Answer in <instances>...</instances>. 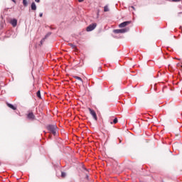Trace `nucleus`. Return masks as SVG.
<instances>
[{"instance_id": "11", "label": "nucleus", "mask_w": 182, "mask_h": 182, "mask_svg": "<svg viewBox=\"0 0 182 182\" xmlns=\"http://www.w3.org/2000/svg\"><path fill=\"white\" fill-rule=\"evenodd\" d=\"M31 10L32 11H36V4H35V2H33L31 4Z\"/></svg>"}, {"instance_id": "6", "label": "nucleus", "mask_w": 182, "mask_h": 182, "mask_svg": "<svg viewBox=\"0 0 182 182\" xmlns=\"http://www.w3.org/2000/svg\"><path fill=\"white\" fill-rule=\"evenodd\" d=\"M27 119H29V120H35V114H33V112H29L27 114Z\"/></svg>"}, {"instance_id": "15", "label": "nucleus", "mask_w": 182, "mask_h": 182, "mask_svg": "<svg viewBox=\"0 0 182 182\" xmlns=\"http://www.w3.org/2000/svg\"><path fill=\"white\" fill-rule=\"evenodd\" d=\"M68 45H69V46H70L73 49H75V50L77 49V47H76V46H75V44L69 43Z\"/></svg>"}, {"instance_id": "16", "label": "nucleus", "mask_w": 182, "mask_h": 182, "mask_svg": "<svg viewBox=\"0 0 182 182\" xmlns=\"http://www.w3.org/2000/svg\"><path fill=\"white\" fill-rule=\"evenodd\" d=\"M23 4L24 6H28V1L23 0Z\"/></svg>"}, {"instance_id": "4", "label": "nucleus", "mask_w": 182, "mask_h": 182, "mask_svg": "<svg viewBox=\"0 0 182 182\" xmlns=\"http://www.w3.org/2000/svg\"><path fill=\"white\" fill-rule=\"evenodd\" d=\"M130 23H132V21H124L119 25V28H126V26L130 25Z\"/></svg>"}, {"instance_id": "8", "label": "nucleus", "mask_w": 182, "mask_h": 182, "mask_svg": "<svg viewBox=\"0 0 182 182\" xmlns=\"http://www.w3.org/2000/svg\"><path fill=\"white\" fill-rule=\"evenodd\" d=\"M10 23H11L12 26L14 28H15L16 26V25H18V20L14 18V19L11 20Z\"/></svg>"}, {"instance_id": "23", "label": "nucleus", "mask_w": 182, "mask_h": 182, "mask_svg": "<svg viewBox=\"0 0 182 182\" xmlns=\"http://www.w3.org/2000/svg\"><path fill=\"white\" fill-rule=\"evenodd\" d=\"M85 0H78V2H83Z\"/></svg>"}, {"instance_id": "9", "label": "nucleus", "mask_w": 182, "mask_h": 182, "mask_svg": "<svg viewBox=\"0 0 182 182\" xmlns=\"http://www.w3.org/2000/svg\"><path fill=\"white\" fill-rule=\"evenodd\" d=\"M6 105L8 107H10L12 110H16V107L14 106L12 104L7 103Z\"/></svg>"}, {"instance_id": "24", "label": "nucleus", "mask_w": 182, "mask_h": 182, "mask_svg": "<svg viewBox=\"0 0 182 182\" xmlns=\"http://www.w3.org/2000/svg\"><path fill=\"white\" fill-rule=\"evenodd\" d=\"M129 8H131L132 9H134V6H132L129 7Z\"/></svg>"}, {"instance_id": "7", "label": "nucleus", "mask_w": 182, "mask_h": 182, "mask_svg": "<svg viewBox=\"0 0 182 182\" xmlns=\"http://www.w3.org/2000/svg\"><path fill=\"white\" fill-rule=\"evenodd\" d=\"M50 35H52V33H50V32L48 33L45 36V38H43L41 41V45H43V42H45V40L48 39V36H50Z\"/></svg>"}, {"instance_id": "19", "label": "nucleus", "mask_w": 182, "mask_h": 182, "mask_svg": "<svg viewBox=\"0 0 182 182\" xmlns=\"http://www.w3.org/2000/svg\"><path fill=\"white\" fill-rule=\"evenodd\" d=\"M181 0H171L172 2H180Z\"/></svg>"}, {"instance_id": "3", "label": "nucleus", "mask_w": 182, "mask_h": 182, "mask_svg": "<svg viewBox=\"0 0 182 182\" xmlns=\"http://www.w3.org/2000/svg\"><path fill=\"white\" fill-rule=\"evenodd\" d=\"M96 26H97V24L96 23L90 24L86 28L87 32H92V31L96 28Z\"/></svg>"}, {"instance_id": "18", "label": "nucleus", "mask_w": 182, "mask_h": 182, "mask_svg": "<svg viewBox=\"0 0 182 182\" xmlns=\"http://www.w3.org/2000/svg\"><path fill=\"white\" fill-rule=\"evenodd\" d=\"M177 68H181L182 64L178 63L176 64Z\"/></svg>"}, {"instance_id": "12", "label": "nucleus", "mask_w": 182, "mask_h": 182, "mask_svg": "<svg viewBox=\"0 0 182 182\" xmlns=\"http://www.w3.org/2000/svg\"><path fill=\"white\" fill-rule=\"evenodd\" d=\"M117 122H118L117 118H114L113 122H110V124H116L117 123Z\"/></svg>"}, {"instance_id": "22", "label": "nucleus", "mask_w": 182, "mask_h": 182, "mask_svg": "<svg viewBox=\"0 0 182 182\" xmlns=\"http://www.w3.org/2000/svg\"><path fill=\"white\" fill-rule=\"evenodd\" d=\"M35 1L36 2H38V3L41 2V0H35Z\"/></svg>"}, {"instance_id": "20", "label": "nucleus", "mask_w": 182, "mask_h": 182, "mask_svg": "<svg viewBox=\"0 0 182 182\" xmlns=\"http://www.w3.org/2000/svg\"><path fill=\"white\" fill-rule=\"evenodd\" d=\"M43 16V14H40V17L42 18V16Z\"/></svg>"}, {"instance_id": "1", "label": "nucleus", "mask_w": 182, "mask_h": 182, "mask_svg": "<svg viewBox=\"0 0 182 182\" xmlns=\"http://www.w3.org/2000/svg\"><path fill=\"white\" fill-rule=\"evenodd\" d=\"M47 130L50 132L53 136H56V132H58V127L56 125H48L47 126Z\"/></svg>"}, {"instance_id": "10", "label": "nucleus", "mask_w": 182, "mask_h": 182, "mask_svg": "<svg viewBox=\"0 0 182 182\" xmlns=\"http://www.w3.org/2000/svg\"><path fill=\"white\" fill-rule=\"evenodd\" d=\"M73 77H74V79H76L77 80H79L81 83H83V80H82V78L80 77L74 75Z\"/></svg>"}, {"instance_id": "17", "label": "nucleus", "mask_w": 182, "mask_h": 182, "mask_svg": "<svg viewBox=\"0 0 182 182\" xmlns=\"http://www.w3.org/2000/svg\"><path fill=\"white\" fill-rule=\"evenodd\" d=\"M61 177H62V178H65V177H66V173L62 172L61 173Z\"/></svg>"}, {"instance_id": "13", "label": "nucleus", "mask_w": 182, "mask_h": 182, "mask_svg": "<svg viewBox=\"0 0 182 182\" xmlns=\"http://www.w3.org/2000/svg\"><path fill=\"white\" fill-rule=\"evenodd\" d=\"M109 6L107 5L104 7V12H109Z\"/></svg>"}, {"instance_id": "21", "label": "nucleus", "mask_w": 182, "mask_h": 182, "mask_svg": "<svg viewBox=\"0 0 182 182\" xmlns=\"http://www.w3.org/2000/svg\"><path fill=\"white\" fill-rule=\"evenodd\" d=\"M175 59H176L177 60H181V58H175Z\"/></svg>"}, {"instance_id": "5", "label": "nucleus", "mask_w": 182, "mask_h": 182, "mask_svg": "<svg viewBox=\"0 0 182 182\" xmlns=\"http://www.w3.org/2000/svg\"><path fill=\"white\" fill-rule=\"evenodd\" d=\"M89 111L90 114L92 115L93 119H95V120H97V115L96 114V112H95V110L89 108Z\"/></svg>"}, {"instance_id": "25", "label": "nucleus", "mask_w": 182, "mask_h": 182, "mask_svg": "<svg viewBox=\"0 0 182 182\" xmlns=\"http://www.w3.org/2000/svg\"><path fill=\"white\" fill-rule=\"evenodd\" d=\"M13 2L16 3V1L15 0H11Z\"/></svg>"}, {"instance_id": "14", "label": "nucleus", "mask_w": 182, "mask_h": 182, "mask_svg": "<svg viewBox=\"0 0 182 182\" xmlns=\"http://www.w3.org/2000/svg\"><path fill=\"white\" fill-rule=\"evenodd\" d=\"M36 96H37V97H38V99H42V97L41 96V90H38L37 92Z\"/></svg>"}, {"instance_id": "2", "label": "nucleus", "mask_w": 182, "mask_h": 182, "mask_svg": "<svg viewBox=\"0 0 182 182\" xmlns=\"http://www.w3.org/2000/svg\"><path fill=\"white\" fill-rule=\"evenodd\" d=\"M129 28H125L122 29H114L113 30L114 33H126V32H129Z\"/></svg>"}]
</instances>
